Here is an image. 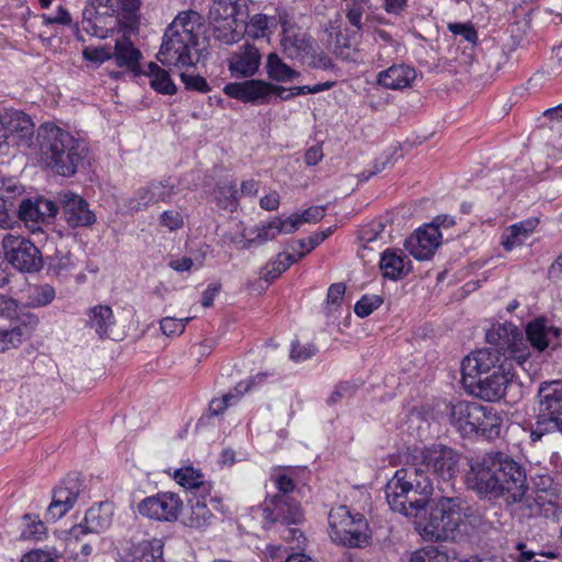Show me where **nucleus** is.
<instances>
[{"mask_svg":"<svg viewBox=\"0 0 562 562\" xmlns=\"http://www.w3.org/2000/svg\"><path fill=\"white\" fill-rule=\"evenodd\" d=\"M467 486L481 497L503 499L519 519L539 514L540 505L529 493L526 470L501 451H491L471 460Z\"/></svg>","mask_w":562,"mask_h":562,"instance_id":"nucleus-1","label":"nucleus"},{"mask_svg":"<svg viewBox=\"0 0 562 562\" xmlns=\"http://www.w3.org/2000/svg\"><path fill=\"white\" fill-rule=\"evenodd\" d=\"M480 521L479 512L459 496H440L430 508L429 517L416 524V530L426 541L454 539L462 528Z\"/></svg>","mask_w":562,"mask_h":562,"instance_id":"nucleus-2","label":"nucleus"},{"mask_svg":"<svg viewBox=\"0 0 562 562\" xmlns=\"http://www.w3.org/2000/svg\"><path fill=\"white\" fill-rule=\"evenodd\" d=\"M390 508L405 517L416 518L429 505L434 485L430 476H423L411 465L397 470L385 485Z\"/></svg>","mask_w":562,"mask_h":562,"instance_id":"nucleus-3","label":"nucleus"},{"mask_svg":"<svg viewBox=\"0 0 562 562\" xmlns=\"http://www.w3.org/2000/svg\"><path fill=\"white\" fill-rule=\"evenodd\" d=\"M41 151L48 168L63 177L74 176L88 157L87 144L56 125H45L38 134Z\"/></svg>","mask_w":562,"mask_h":562,"instance_id":"nucleus-4","label":"nucleus"},{"mask_svg":"<svg viewBox=\"0 0 562 562\" xmlns=\"http://www.w3.org/2000/svg\"><path fill=\"white\" fill-rule=\"evenodd\" d=\"M461 454L445 445H431L420 449H415L411 454L409 465L423 476H430L432 482L436 480L439 488L440 484L450 487L460 472Z\"/></svg>","mask_w":562,"mask_h":562,"instance_id":"nucleus-5","label":"nucleus"},{"mask_svg":"<svg viewBox=\"0 0 562 562\" xmlns=\"http://www.w3.org/2000/svg\"><path fill=\"white\" fill-rule=\"evenodd\" d=\"M486 341L502 363L514 368H524L531 352L525 335L518 326L512 323L493 325L486 331Z\"/></svg>","mask_w":562,"mask_h":562,"instance_id":"nucleus-6","label":"nucleus"},{"mask_svg":"<svg viewBox=\"0 0 562 562\" xmlns=\"http://www.w3.org/2000/svg\"><path fill=\"white\" fill-rule=\"evenodd\" d=\"M330 539L350 548H361L369 543V525L360 513H351L346 505L333 507L328 513Z\"/></svg>","mask_w":562,"mask_h":562,"instance_id":"nucleus-7","label":"nucleus"},{"mask_svg":"<svg viewBox=\"0 0 562 562\" xmlns=\"http://www.w3.org/2000/svg\"><path fill=\"white\" fill-rule=\"evenodd\" d=\"M273 482L279 493L266 502L263 519L286 526L299 524L303 516L300 504L289 496L295 490L294 481L285 473H279L273 476Z\"/></svg>","mask_w":562,"mask_h":562,"instance_id":"nucleus-8","label":"nucleus"},{"mask_svg":"<svg viewBox=\"0 0 562 562\" xmlns=\"http://www.w3.org/2000/svg\"><path fill=\"white\" fill-rule=\"evenodd\" d=\"M245 7V0H214L210 18L215 23H222L214 27L215 38L225 44L239 41L241 31L238 27L246 23Z\"/></svg>","mask_w":562,"mask_h":562,"instance_id":"nucleus-9","label":"nucleus"},{"mask_svg":"<svg viewBox=\"0 0 562 562\" xmlns=\"http://www.w3.org/2000/svg\"><path fill=\"white\" fill-rule=\"evenodd\" d=\"M5 260L22 272H37L43 267L40 249L27 238L7 233L2 237Z\"/></svg>","mask_w":562,"mask_h":562,"instance_id":"nucleus-10","label":"nucleus"},{"mask_svg":"<svg viewBox=\"0 0 562 562\" xmlns=\"http://www.w3.org/2000/svg\"><path fill=\"white\" fill-rule=\"evenodd\" d=\"M516 375L515 368L506 367V363L498 364L491 374L481 376L464 385V389L475 397L486 402H495L504 397L507 385Z\"/></svg>","mask_w":562,"mask_h":562,"instance_id":"nucleus-11","label":"nucleus"},{"mask_svg":"<svg viewBox=\"0 0 562 562\" xmlns=\"http://www.w3.org/2000/svg\"><path fill=\"white\" fill-rule=\"evenodd\" d=\"M182 508L181 497L173 492H159L142 499L137 505V510L143 517L160 522L178 520Z\"/></svg>","mask_w":562,"mask_h":562,"instance_id":"nucleus-12","label":"nucleus"},{"mask_svg":"<svg viewBox=\"0 0 562 562\" xmlns=\"http://www.w3.org/2000/svg\"><path fill=\"white\" fill-rule=\"evenodd\" d=\"M286 88L265 80L250 79L243 82L227 83L223 91L229 98L244 103L268 104L274 93L285 92Z\"/></svg>","mask_w":562,"mask_h":562,"instance_id":"nucleus-13","label":"nucleus"},{"mask_svg":"<svg viewBox=\"0 0 562 562\" xmlns=\"http://www.w3.org/2000/svg\"><path fill=\"white\" fill-rule=\"evenodd\" d=\"M198 44L187 41L179 35L165 31L158 60L166 66L188 67L198 61Z\"/></svg>","mask_w":562,"mask_h":562,"instance_id":"nucleus-14","label":"nucleus"},{"mask_svg":"<svg viewBox=\"0 0 562 562\" xmlns=\"http://www.w3.org/2000/svg\"><path fill=\"white\" fill-rule=\"evenodd\" d=\"M56 199V204L61 209L63 217L69 227H88L95 223V214L81 195L66 190L60 191Z\"/></svg>","mask_w":562,"mask_h":562,"instance_id":"nucleus-15","label":"nucleus"},{"mask_svg":"<svg viewBox=\"0 0 562 562\" xmlns=\"http://www.w3.org/2000/svg\"><path fill=\"white\" fill-rule=\"evenodd\" d=\"M173 186L168 181H153L138 188L132 196L125 200L126 213L134 214L159 202H168L173 195Z\"/></svg>","mask_w":562,"mask_h":562,"instance_id":"nucleus-16","label":"nucleus"},{"mask_svg":"<svg viewBox=\"0 0 562 562\" xmlns=\"http://www.w3.org/2000/svg\"><path fill=\"white\" fill-rule=\"evenodd\" d=\"M441 233L436 225L425 224L405 240V249L417 260H428L441 244Z\"/></svg>","mask_w":562,"mask_h":562,"instance_id":"nucleus-17","label":"nucleus"},{"mask_svg":"<svg viewBox=\"0 0 562 562\" xmlns=\"http://www.w3.org/2000/svg\"><path fill=\"white\" fill-rule=\"evenodd\" d=\"M16 213L32 233H37L42 231L41 225L47 218L56 216L58 205L56 202L46 199H38L34 202L25 200L22 201L19 207L16 206Z\"/></svg>","mask_w":562,"mask_h":562,"instance_id":"nucleus-18","label":"nucleus"},{"mask_svg":"<svg viewBox=\"0 0 562 562\" xmlns=\"http://www.w3.org/2000/svg\"><path fill=\"white\" fill-rule=\"evenodd\" d=\"M80 486L78 479L68 477L54 490L52 503L46 510L47 521H56L74 507L80 493Z\"/></svg>","mask_w":562,"mask_h":562,"instance_id":"nucleus-19","label":"nucleus"},{"mask_svg":"<svg viewBox=\"0 0 562 562\" xmlns=\"http://www.w3.org/2000/svg\"><path fill=\"white\" fill-rule=\"evenodd\" d=\"M499 357L493 352L492 348L479 349L467 356L461 362L462 384L475 381L490 371L497 369Z\"/></svg>","mask_w":562,"mask_h":562,"instance_id":"nucleus-20","label":"nucleus"},{"mask_svg":"<svg viewBox=\"0 0 562 562\" xmlns=\"http://www.w3.org/2000/svg\"><path fill=\"white\" fill-rule=\"evenodd\" d=\"M450 424L463 436L474 435V427L481 415V404L458 401L446 406Z\"/></svg>","mask_w":562,"mask_h":562,"instance_id":"nucleus-21","label":"nucleus"},{"mask_svg":"<svg viewBox=\"0 0 562 562\" xmlns=\"http://www.w3.org/2000/svg\"><path fill=\"white\" fill-rule=\"evenodd\" d=\"M261 54L252 44H244L228 58V69L234 77L248 78L257 74Z\"/></svg>","mask_w":562,"mask_h":562,"instance_id":"nucleus-22","label":"nucleus"},{"mask_svg":"<svg viewBox=\"0 0 562 562\" xmlns=\"http://www.w3.org/2000/svg\"><path fill=\"white\" fill-rule=\"evenodd\" d=\"M112 522V505L108 502L91 506L85 515L83 521L71 528V535L78 538L88 532L99 533L110 527Z\"/></svg>","mask_w":562,"mask_h":562,"instance_id":"nucleus-23","label":"nucleus"},{"mask_svg":"<svg viewBox=\"0 0 562 562\" xmlns=\"http://www.w3.org/2000/svg\"><path fill=\"white\" fill-rule=\"evenodd\" d=\"M203 27V16L196 11L188 10L178 13L166 31L179 35L184 38L187 43L193 42L198 44Z\"/></svg>","mask_w":562,"mask_h":562,"instance_id":"nucleus-24","label":"nucleus"},{"mask_svg":"<svg viewBox=\"0 0 562 562\" xmlns=\"http://www.w3.org/2000/svg\"><path fill=\"white\" fill-rule=\"evenodd\" d=\"M524 335L529 348L532 347L541 352L559 337L560 329L550 325L548 319L539 317L527 324Z\"/></svg>","mask_w":562,"mask_h":562,"instance_id":"nucleus-25","label":"nucleus"},{"mask_svg":"<svg viewBox=\"0 0 562 562\" xmlns=\"http://www.w3.org/2000/svg\"><path fill=\"white\" fill-rule=\"evenodd\" d=\"M539 409L549 418L562 415V380L542 382L538 391Z\"/></svg>","mask_w":562,"mask_h":562,"instance_id":"nucleus-26","label":"nucleus"},{"mask_svg":"<svg viewBox=\"0 0 562 562\" xmlns=\"http://www.w3.org/2000/svg\"><path fill=\"white\" fill-rule=\"evenodd\" d=\"M380 269L384 278L401 280L411 271V261L402 250L389 248L381 254Z\"/></svg>","mask_w":562,"mask_h":562,"instance_id":"nucleus-27","label":"nucleus"},{"mask_svg":"<svg viewBox=\"0 0 562 562\" xmlns=\"http://www.w3.org/2000/svg\"><path fill=\"white\" fill-rule=\"evenodd\" d=\"M416 78L415 68L408 65H393L379 72L378 82L391 90H403L409 88Z\"/></svg>","mask_w":562,"mask_h":562,"instance_id":"nucleus-28","label":"nucleus"},{"mask_svg":"<svg viewBox=\"0 0 562 562\" xmlns=\"http://www.w3.org/2000/svg\"><path fill=\"white\" fill-rule=\"evenodd\" d=\"M161 539L149 538L134 543L122 562H158L162 558Z\"/></svg>","mask_w":562,"mask_h":562,"instance_id":"nucleus-29","label":"nucleus"},{"mask_svg":"<svg viewBox=\"0 0 562 562\" xmlns=\"http://www.w3.org/2000/svg\"><path fill=\"white\" fill-rule=\"evenodd\" d=\"M7 128V138L9 133L24 143H29L34 135V123L30 115L22 111H11L2 117Z\"/></svg>","mask_w":562,"mask_h":562,"instance_id":"nucleus-30","label":"nucleus"},{"mask_svg":"<svg viewBox=\"0 0 562 562\" xmlns=\"http://www.w3.org/2000/svg\"><path fill=\"white\" fill-rule=\"evenodd\" d=\"M266 376V373H258L256 376H251L247 381L239 382L234 391L227 392L221 398H213L209 405L210 412L213 415L222 414L228 406L236 404L240 397L252 387L255 383L262 382Z\"/></svg>","mask_w":562,"mask_h":562,"instance_id":"nucleus-31","label":"nucleus"},{"mask_svg":"<svg viewBox=\"0 0 562 562\" xmlns=\"http://www.w3.org/2000/svg\"><path fill=\"white\" fill-rule=\"evenodd\" d=\"M142 53L128 37L122 36L115 41L112 59L116 66L135 71L138 68Z\"/></svg>","mask_w":562,"mask_h":562,"instance_id":"nucleus-32","label":"nucleus"},{"mask_svg":"<svg viewBox=\"0 0 562 562\" xmlns=\"http://www.w3.org/2000/svg\"><path fill=\"white\" fill-rule=\"evenodd\" d=\"M481 415L475 424L474 435H481L487 439L498 438L504 424L502 414L492 406L481 405Z\"/></svg>","mask_w":562,"mask_h":562,"instance_id":"nucleus-33","label":"nucleus"},{"mask_svg":"<svg viewBox=\"0 0 562 562\" xmlns=\"http://www.w3.org/2000/svg\"><path fill=\"white\" fill-rule=\"evenodd\" d=\"M213 515L207 507L204 494L194 495L189 499V510L184 516V524L194 529H202L209 526Z\"/></svg>","mask_w":562,"mask_h":562,"instance_id":"nucleus-34","label":"nucleus"},{"mask_svg":"<svg viewBox=\"0 0 562 562\" xmlns=\"http://www.w3.org/2000/svg\"><path fill=\"white\" fill-rule=\"evenodd\" d=\"M538 220L530 218L508 227L502 237V245L506 250H512L521 245L536 228Z\"/></svg>","mask_w":562,"mask_h":562,"instance_id":"nucleus-35","label":"nucleus"},{"mask_svg":"<svg viewBox=\"0 0 562 562\" xmlns=\"http://www.w3.org/2000/svg\"><path fill=\"white\" fill-rule=\"evenodd\" d=\"M87 325L92 328L100 338L108 336V330L114 325L112 308L108 305H97L89 310Z\"/></svg>","mask_w":562,"mask_h":562,"instance_id":"nucleus-36","label":"nucleus"},{"mask_svg":"<svg viewBox=\"0 0 562 562\" xmlns=\"http://www.w3.org/2000/svg\"><path fill=\"white\" fill-rule=\"evenodd\" d=\"M266 71L268 78L277 82H289L300 77V72L285 64L277 53L268 55Z\"/></svg>","mask_w":562,"mask_h":562,"instance_id":"nucleus-37","label":"nucleus"},{"mask_svg":"<svg viewBox=\"0 0 562 562\" xmlns=\"http://www.w3.org/2000/svg\"><path fill=\"white\" fill-rule=\"evenodd\" d=\"M38 317L27 311L24 307H21L18 315L12 321L10 328L14 336L18 339V342L21 345L23 340L29 338L32 333L37 328L38 326Z\"/></svg>","mask_w":562,"mask_h":562,"instance_id":"nucleus-38","label":"nucleus"},{"mask_svg":"<svg viewBox=\"0 0 562 562\" xmlns=\"http://www.w3.org/2000/svg\"><path fill=\"white\" fill-rule=\"evenodd\" d=\"M145 75L149 78L150 87L162 94H175L177 87L171 80L169 72L155 63H149Z\"/></svg>","mask_w":562,"mask_h":562,"instance_id":"nucleus-39","label":"nucleus"},{"mask_svg":"<svg viewBox=\"0 0 562 562\" xmlns=\"http://www.w3.org/2000/svg\"><path fill=\"white\" fill-rule=\"evenodd\" d=\"M173 477L177 483L184 488L195 490L196 493L200 492V494L209 492V487L204 484L203 481V474L192 467L177 470L173 474Z\"/></svg>","mask_w":562,"mask_h":562,"instance_id":"nucleus-40","label":"nucleus"},{"mask_svg":"<svg viewBox=\"0 0 562 562\" xmlns=\"http://www.w3.org/2000/svg\"><path fill=\"white\" fill-rule=\"evenodd\" d=\"M281 46L286 57L302 59L310 49L311 42L304 35L286 33L281 40Z\"/></svg>","mask_w":562,"mask_h":562,"instance_id":"nucleus-41","label":"nucleus"},{"mask_svg":"<svg viewBox=\"0 0 562 562\" xmlns=\"http://www.w3.org/2000/svg\"><path fill=\"white\" fill-rule=\"evenodd\" d=\"M333 52L337 57L348 61L356 63L360 57L356 37L342 32L336 34Z\"/></svg>","mask_w":562,"mask_h":562,"instance_id":"nucleus-42","label":"nucleus"},{"mask_svg":"<svg viewBox=\"0 0 562 562\" xmlns=\"http://www.w3.org/2000/svg\"><path fill=\"white\" fill-rule=\"evenodd\" d=\"M214 198L218 207L234 212L238 205L236 184L231 182L217 184L214 190Z\"/></svg>","mask_w":562,"mask_h":562,"instance_id":"nucleus-43","label":"nucleus"},{"mask_svg":"<svg viewBox=\"0 0 562 562\" xmlns=\"http://www.w3.org/2000/svg\"><path fill=\"white\" fill-rule=\"evenodd\" d=\"M55 299V290L49 284L36 285L29 290L27 304L32 307L48 305Z\"/></svg>","mask_w":562,"mask_h":562,"instance_id":"nucleus-44","label":"nucleus"},{"mask_svg":"<svg viewBox=\"0 0 562 562\" xmlns=\"http://www.w3.org/2000/svg\"><path fill=\"white\" fill-rule=\"evenodd\" d=\"M112 14L130 19L140 8V0H105L104 4Z\"/></svg>","mask_w":562,"mask_h":562,"instance_id":"nucleus-45","label":"nucleus"},{"mask_svg":"<svg viewBox=\"0 0 562 562\" xmlns=\"http://www.w3.org/2000/svg\"><path fill=\"white\" fill-rule=\"evenodd\" d=\"M256 236L251 239H247L243 246V248H250L254 244H263L269 240H273L280 235V229L277 226L274 218L261 226L256 228Z\"/></svg>","mask_w":562,"mask_h":562,"instance_id":"nucleus-46","label":"nucleus"},{"mask_svg":"<svg viewBox=\"0 0 562 562\" xmlns=\"http://www.w3.org/2000/svg\"><path fill=\"white\" fill-rule=\"evenodd\" d=\"M308 67L314 69L329 70L335 67L333 60L323 50L314 49L312 45L302 58Z\"/></svg>","mask_w":562,"mask_h":562,"instance_id":"nucleus-47","label":"nucleus"},{"mask_svg":"<svg viewBox=\"0 0 562 562\" xmlns=\"http://www.w3.org/2000/svg\"><path fill=\"white\" fill-rule=\"evenodd\" d=\"M13 195H0V227L8 229L16 222V205L12 199Z\"/></svg>","mask_w":562,"mask_h":562,"instance_id":"nucleus-48","label":"nucleus"},{"mask_svg":"<svg viewBox=\"0 0 562 562\" xmlns=\"http://www.w3.org/2000/svg\"><path fill=\"white\" fill-rule=\"evenodd\" d=\"M333 234V228L329 227L326 231H321L312 236L307 240L305 239H297L293 241L291 248L293 251H296L300 249L301 251H304L305 255L315 249L318 245H321L329 235Z\"/></svg>","mask_w":562,"mask_h":562,"instance_id":"nucleus-49","label":"nucleus"},{"mask_svg":"<svg viewBox=\"0 0 562 562\" xmlns=\"http://www.w3.org/2000/svg\"><path fill=\"white\" fill-rule=\"evenodd\" d=\"M409 562H452L446 552L436 547H427L415 551Z\"/></svg>","mask_w":562,"mask_h":562,"instance_id":"nucleus-50","label":"nucleus"},{"mask_svg":"<svg viewBox=\"0 0 562 562\" xmlns=\"http://www.w3.org/2000/svg\"><path fill=\"white\" fill-rule=\"evenodd\" d=\"M383 303V299L376 294L363 295L355 305L357 316L364 318L378 310Z\"/></svg>","mask_w":562,"mask_h":562,"instance_id":"nucleus-51","label":"nucleus"},{"mask_svg":"<svg viewBox=\"0 0 562 562\" xmlns=\"http://www.w3.org/2000/svg\"><path fill=\"white\" fill-rule=\"evenodd\" d=\"M289 269V263H282V254H279L276 260L268 262L261 269V278L266 281H273L278 279L284 271Z\"/></svg>","mask_w":562,"mask_h":562,"instance_id":"nucleus-52","label":"nucleus"},{"mask_svg":"<svg viewBox=\"0 0 562 562\" xmlns=\"http://www.w3.org/2000/svg\"><path fill=\"white\" fill-rule=\"evenodd\" d=\"M189 321V317H164L160 321V329L166 336L180 335L184 331L186 325L188 324Z\"/></svg>","mask_w":562,"mask_h":562,"instance_id":"nucleus-53","label":"nucleus"},{"mask_svg":"<svg viewBox=\"0 0 562 562\" xmlns=\"http://www.w3.org/2000/svg\"><path fill=\"white\" fill-rule=\"evenodd\" d=\"M180 77L188 90L205 93L211 89L207 81L202 76L182 72Z\"/></svg>","mask_w":562,"mask_h":562,"instance_id":"nucleus-54","label":"nucleus"},{"mask_svg":"<svg viewBox=\"0 0 562 562\" xmlns=\"http://www.w3.org/2000/svg\"><path fill=\"white\" fill-rule=\"evenodd\" d=\"M449 31L454 35L462 36L467 42L475 44L477 32L471 23H449Z\"/></svg>","mask_w":562,"mask_h":562,"instance_id":"nucleus-55","label":"nucleus"},{"mask_svg":"<svg viewBox=\"0 0 562 562\" xmlns=\"http://www.w3.org/2000/svg\"><path fill=\"white\" fill-rule=\"evenodd\" d=\"M385 228V224L382 220L372 221L368 226H366L360 234V239L366 243L375 241L381 237Z\"/></svg>","mask_w":562,"mask_h":562,"instance_id":"nucleus-56","label":"nucleus"},{"mask_svg":"<svg viewBox=\"0 0 562 562\" xmlns=\"http://www.w3.org/2000/svg\"><path fill=\"white\" fill-rule=\"evenodd\" d=\"M317 352V348L312 345H301L299 342H293L291 348V358L294 361H305L313 356H315Z\"/></svg>","mask_w":562,"mask_h":562,"instance_id":"nucleus-57","label":"nucleus"},{"mask_svg":"<svg viewBox=\"0 0 562 562\" xmlns=\"http://www.w3.org/2000/svg\"><path fill=\"white\" fill-rule=\"evenodd\" d=\"M43 22L46 25L49 24H60V25H70L72 20L70 13L64 8L58 7L57 10L52 14H43Z\"/></svg>","mask_w":562,"mask_h":562,"instance_id":"nucleus-58","label":"nucleus"},{"mask_svg":"<svg viewBox=\"0 0 562 562\" xmlns=\"http://www.w3.org/2000/svg\"><path fill=\"white\" fill-rule=\"evenodd\" d=\"M83 57L87 60L101 64V63L112 59V49H111V47H108V46L95 47V48L88 47L83 50Z\"/></svg>","mask_w":562,"mask_h":562,"instance_id":"nucleus-59","label":"nucleus"},{"mask_svg":"<svg viewBox=\"0 0 562 562\" xmlns=\"http://www.w3.org/2000/svg\"><path fill=\"white\" fill-rule=\"evenodd\" d=\"M15 300L0 295V317L10 319L11 322L18 315L20 308Z\"/></svg>","mask_w":562,"mask_h":562,"instance_id":"nucleus-60","label":"nucleus"},{"mask_svg":"<svg viewBox=\"0 0 562 562\" xmlns=\"http://www.w3.org/2000/svg\"><path fill=\"white\" fill-rule=\"evenodd\" d=\"M160 223L170 231H176L183 225V218L178 211L168 210L160 215Z\"/></svg>","mask_w":562,"mask_h":562,"instance_id":"nucleus-61","label":"nucleus"},{"mask_svg":"<svg viewBox=\"0 0 562 562\" xmlns=\"http://www.w3.org/2000/svg\"><path fill=\"white\" fill-rule=\"evenodd\" d=\"M356 386L349 382L339 383L328 397L329 404H336L344 397H350L355 394Z\"/></svg>","mask_w":562,"mask_h":562,"instance_id":"nucleus-62","label":"nucleus"},{"mask_svg":"<svg viewBox=\"0 0 562 562\" xmlns=\"http://www.w3.org/2000/svg\"><path fill=\"white\" fill-rule=\"evenodd\" d=\"M274 222L280 229V233L292 234L302 225L299 214H293L285 220L274 217Z\"/></svg>","mask_w":562,"mask_h":562,"instance_id":"nucleus-63","label":"nucleus"},{"mask_svg":"<svg viewBox=\"0 0 562 562\" xmlns=\"http://www.w3.org/2000/svg\"><path fill=\"white\" fill-rule=\"evenodd\" d=\"M21 562H58L57 559L49 552L44 550H33L25 553Z\"/></svg>","mask_w":562,"mask_h":562,"instance_id":"nucleus-64","label":"nucleus"}]
</instances>
